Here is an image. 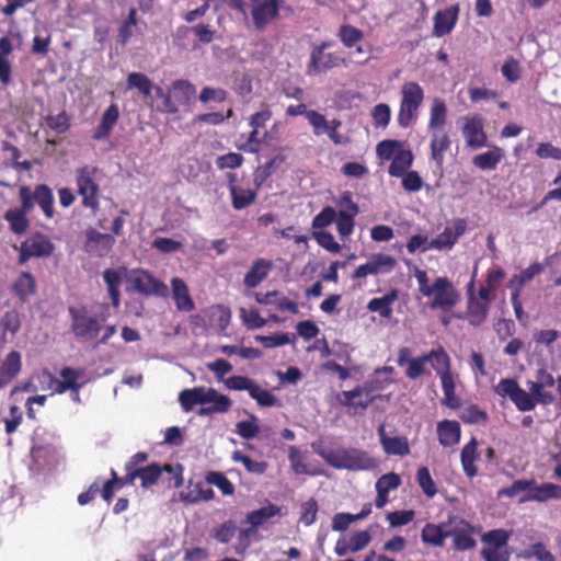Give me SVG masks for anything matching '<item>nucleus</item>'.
<instances>
[{"label":"nucleus","mask_w":561,"mask_h":561,"mask_svg":"<svg viewBox=\"0 0 561 561\" xmlns=\"http://www.w3.org/2000/svg\"><path fill=\"white\" fill-rule=\"evenodd\" d=\"M435 370L440 379L444 393L443 404L457 409L460 407V399L455 393V378L451 371V359L442 345L417 357H411V350L407 346L399 348L397 364L400 367L407 366L405 377L411 380L419 379L423 375H430L426 364Z\"/></svg>","instance_id":"nucleus-1"},{"label":"nucleus","mask_w":561,"mask_h":561,"mask_svg":"<svg viewBox=\"0 0 561 561\" xmlns=\"http://www.w3.org/2000/svg\"><path fill=\"white\" fill-rule=\"evenodd\" d=\"M419 285V291L432 298L428 304L432 310L451 311L460 301V294L454 284L445 276L436 277L433 284L428 283L426 271L416 268L414 272Z\"/></svg>","instance_id":"nucleus-2"},{"label":"nucleus","mask_w":561,"mask_h":561,"mask_svg":"<svg viewBox=\"0 0 561 561\" xmlns=\"http://www.w3.org/2000/svg\"><path fill=\"white\" fill-rule=\"evenodd\" d=\"M70 317V330L76 339L80 343L91 342L95 340L104 328V323L107 320V313L94 314L90 311L88 306L68 308Z\"/></svg>","instance_id":"nucleus-3"},{"label":"nucleus","mask_w":561,"mask_h":561,"mask_svg":"<svg viewBox=\"0 0 561 561\" xmlns=\"http://www.w3.org/2000/svg\"><path fill=\"white\" fill-rule=\"evenodd\" d=\"M321 456L334 469L362 471L371 470L377 467L376 460L367 451L358 448L330 449Z\"/></svg>","instance_id":"nucleus-4"},{"label":"nucleus","mask_w":561,"mask_h":561,"mask_svg":"<svg viewBox=\"0 0 561 561\" xmlns=\"http://www.w3.org/2000/svg\"><path fill=\"white\" fill-rule=\"evenodd\" d=\"M163 473L168 474V488L179 489L183 485V467L180 463H165L161 466L153 462L148 466L140 467V469H135L136 479H140V485L144 489L154 485Z\"/></svg>","instance_id":"nucleus-5"},{"label":"nucleus","mask_w":561,"mask_h":561,"mask_svg":"<svg viewBox=\"0 0 561 561\" xmlns=\"http://www.w3.org/2000/svg\"><path fill=\"white\" fill-rule=\"evenodd\" d=\"M424 101V90L415 81H408L401 87V101L398 112V124L407 128L417 116V111Z\"/></svg>","instance_id":"nucleus-6"},{"label":"nucleus","mask_w":561,"mask_h":561,"mask_svg":"<svg viewBox=\"0 0 561 561\" xmlns=\"http://www.w3.org/2000/svg\"><path fill=\"white\" fill-rule=\"evenodd\" d=\"M98 168L93 165H83L76 171V184L78 194L81 196V205L91 209L95 215L100 209L99 185L96 183Z\"/></svg>","instance_id":"nucleus-7"},{"label":"nucleus","mask_w":561,"mask_h":561,"mask_svg":"<svg viewBox=\"0 0 561 561\" xmlns=\"http://www.w3.org/2000/svg\"><path fill=\"white\" fill-rule=\"evenodd\" d=\"M249 1L250 4H247L248 12L244 16L250 15L252 26L255 31L263 32L279 19L283 0Z\"/></svg>","instance_id":"nucleus-8"},{"label":"nucleus","mask_w":561,"mask_h":561,"mask_svg":"<svg viewBox=\"0 0 561 561\" xmlns=\"http://www.w3.org/2000/svg\"><path fill=\"white\" fill-rule=\"evenodd\" d=\"M494 391L502 398H510L520 412L533 411L539 403V397L526 391L519 387L518 382L512 378H504L494 387Z\"/></svg>","instance_id":"nucleus-9"},{"label":"nucleus","mask_w":561,"mask_h":561,"mask_svg":"<svg viewBox=\"0 0 561 561\" xmlns=\"http://www.w3.org/2000/svg\"><path fill=\"white\" fill-rule=\"evenodd\" d=\"M449 534L453 538V547L457 551H467L476 548L477 540L473 535L478 529L469 522L457 516H449Z\"/></svg>","instance_id":"nucleus-10"},{"label":"nucleus","mask_w":561,"mask_h":561,"mask_svg":"<svg viewBox=\"0 0 561 561\" xmlns=\"http://www.w3.org/2000/svg\"><path fill=\"white\" fill-rule=\"evenodd\" d=\"M467 221L466 219L458 218L454 219L450 225L446 226L445 229L434 239H432L427 247L423 248V251L428 250H450L457 243L458 239L466 232Z\"/></svg>","instance_id":"nucleus-11"},{"label":"nucleus","mask_w":561,"mask_h":561,"mask_svg":"<svg viewBox=\"0 0 561 561\" xmlns=\"http://www.w3.org/2000/svg\"><path fill=\"white\" fill-rule=\"evenodd\" d=\"M55 245L42 233H35L21 243L19 264H25L31 257H47L53 254Z\"/></svg>","instance_id":"nucleus-12"},{"label":"nucleus","mask_w":561,"mask_h":561,"mask_svg":"<svg viewBox=\"0 0 561 561\" xmlns=\"http://www.w3.org/2000/svg\"><path fill=\"white\" fill-rule=\"evenodd\" d=\"M397 261L391 255L377 253L369 257V260L359 265L353 273L354 279L365 278L368 275L386 274L393 270Z\"/></svg>","instance_id":"nucleus-13"},{"label":"nucleus","mask_w":561,"mask_h":561,"mask_svg":"<svg viewBox=\"0 0 561 561\" xmlns=\"http://www.w3.org/2000/svg\"><path fill=\"white\" fill-rule=\"evenodd\" d=\"M131 283L135 290L145 296L164 297L168 294V286L145 270L134 271Z\"/></svg>","instance_id":"nucleus-14"},{"label":"nucleus","mask_w":561,"mask_h":561,"mask_svg":"<svg viewBox=\"0 0 561 561\" xmlns=\"http://www.w3.org/2000/svg\"><path fill=\"white\" fill-rule=\"evenodd\" d=\"M461 131L469 148L476 150L486 145L488 136L484 131V121L481 116L466 117Z\"/></svg>","instance_id":"nucleus-15"},{"label":"nucleus","mask_w":561,"mask_h":561,"mask_svg":"<svg viewBox=\"0 0 561 561\" xmlns=\"http://www.w3.org/2000/svg\"><path fill=\"white\" fill-rule=\"evenodd\" d=\"M342 65H345V58L337 54L325 53L322 50L311 51L310 59L307 65V73L309 76H316Z\"/></svg>","instance_id":"nucleus-16"},{"label":"nucleus","mask_w":561,"mask_h":561,"mask_svg":"<svg viewBox=\"0 0 561 561\" xmlns=\"http://www.w3.org/2000/svg\"><path fill=\"white\" fill-rule=\"evenodd\" d=\"M259 187L251 188L249 185L237 184L236 175L229 174V193L233 209L242 210L255 203Z\"/></svg>","instance_id":"nucleus-17"},{"label":"nucleus","mask_w":561,"mask_h":561,"mask_svg":"<svg viewBox=\"0 0 561 561\" xmlns=\"http://www.w3.org/2000/svg\"><path fill=\"white\" fill-rule=\"evenodd\" d=\"M557 382V379L552 374L546 369H539L537 371V380L528 381L527 386L529 391L539 397V403L542 405H551L556 401V396L551 391H547L546 388H551Z\"/></svg>","instance_id":"nucleus-18"},{"label":"nucleus","mask_w":561,"mask_h":561,"mask_svg":"<svg viewBox=\"0 0 561 561\" xmlns=\"http://www.w3.org/2000/svg\"><path fill=\"white\" fill-rule=\"evenodd\" d=\"M115 244V238L108 233H102L95 229L87 231L84 250L91 255L103 257L106 256Z\"/></svg>","instance_id":"nucleus-19"},{"label":"nucleus","mask_w":561,"mask_h":561,"mask_svg":"<svg viewBox=\"0 0 561 561\" xmlns=\"http://www.w3.org/2000/svg\"><path fill=\"white\" fill-rule=\"evenodd\" d=\"M347 205L348 210H340L336 213V230L341 237H348L354 230V218L359 213L358 205L352 201L350 193H345L341 199L340 205Z\"/></svg>","instance_id":"nucleus-20"},{"label":"nucleus","mask_w":561,"mask_h":561,"mask_svg":"<svg viewBox=\"0 0 561 561\" xmlns=\"http://www.w3.org/2000/svg\"><path fill=\"white\" fill-rule=\"evenodd\" d=\"M459 11V4H454L437 11L433 19V36L439 38L451 33L457 24Z\"/></svg>","instance_id":"nucleus-21"},{"label":"nucleus","mask_w":561,"mask_h":561,"mask_svg":"<svg viewBox=\"0 0 561 561\" xmlns=\"http://www.w3.org/2000/svg\"><path fill=\"white\" fill-rule=\"evenodd\" d=\"M377 433L380 445L387 455L404 457L410 454V444L405 436H388L383 423L378 426Z\"/></svg>","instance_id":"nucleus-22"},{"label":"nucleus","mask_w":561,"mask_h":561,"mask_svg":"<svg viewBox=\"0 0 561 561\" xmlns=\"http://www.w3.org/2000/svg\"><path fill=\"white\" fill-rule=\"evenodd\" d=\"M549 500H561V486L551 482L537 484L534 480L529 493H525L520 499V503L525 502H547Z\"/></svg>","instance_id":"nucleus-23"},{"label":"nucleus","mask_w":561,"mask_h":561,"mask_svg":"<svg viewBox=\"0 0 561 561\" xmlns=\"http://www.w3.org/2000/svg\"><path fill=\"white\" fill-rule=\"evenodd\" d=\"M490 306L481 302L473 293H468L467 309L463 314H458V319H466L472 327H480L489 314Z\"/></svg>","instance_id":"nucleus-24"},{"label":"nucleus","mask_w":561,"mask_h":561,"mask_svg":"<svg viewBox=\"0 0 561 561\" xmlns=\"http://www.w3.org/2000/svg\"><path fill=\"white\" fill-rule=\"evenodd\" d=\"M449 529V519L439 524L427 523L421 531V539L425 545L442 548L450 537Z\"/></svg>","instance_id":"nucleus-25"},{"label":"nucleus","mask_w":561,"mask_h":561,"mask_svg":"<svg viewBox=\"0 0 561 561\" xmlns=\"http://www.w3.org/2000/svg\"><path fill=\"white\" fill-rule=\"evenodd\" d=\"M254 298L257 304L275 306L279 311H288L291 314H297L299 312L298 305L285 297L278 290L255 293Z\"/></svg>","instance_id":"nucleus-26"},{"label":"nucleus","mask_w":561,"mask_h":561,"mask_svg":"<svg viewBox=\"0 0 561 561\" xmlns=\"http://www.w3.org/2000/svg\"><path fill=\"white\" fill-rule=\"evenodd\" d=\"M11 291L19 298L21 304H26L37 293V283L30 272H21L11 285Z\"/></svg>","instance_id":"nucleus-27"},{"label":"nucleus","mask_w":561,"mask_h":561,"mask_svg":"<svg viewBox=\"0 0 561 561\" xmlns=\"http://www.w3.org/2000/svg\"><path fill=\"white\" fill-rule=\"evenodd\" d=\"M373 400L369 397V392L360 386L355 387L353 390L343 391L340 396V402L350 410H353L354 413L357 412V409L366 410L373 403Z\"/></svg>","instance_id":"nucleus-28"},{"label":"nucleus","mask_w":561,"mask_h":561,"mask_svg":"<svg viewBox=\"0 0 561 561\" xmlns=\"http://www.w3.org/2000/svg\"><path fill=\"white\" fill-rule=\"evenodd\" d=\"M211 400L209 397V388L195 387L192 389H184L179 394V402L184 412H191L197 404H206Z\"/></svg>","instance_id":"nucleus-29"},{"label":"nucleus","mask_w":561,"mask_h":561,"mask_svg":"<svg viewBox=\"0 0 561 561\" xmlns=\"http://www.w3.org/2000/svg\"><path fill=\"white\" fill-rule=\"evenodd\" d=\"M22 359L18 351H11L0 365V389L9 385L21 371Z\"/></svg>","instance_id":"nucleus-30"},{"label":"nucleus","mask_w":561,"mask_h":561,"mask_svg":"<svg viewBox=\"0 0 561 561\" xmlns=\"http://www.w3.org/2000/svg\"><path fill=\"white\" fill-rule=\"evenodd\" d=\"M479 459L478 442L472 437L460 451V461L463 473L467 478L472 479L478 474L476 461Z\"/></svg>","instance_id":"nucleus-31"},{"label":"nucleus","mask_w":561,"mask_h":561,"mask_svg":"<svg viewBox=\"0 0 561 561\" xmlns=\"http://www.w3.org/2000/svg\"><path fill=\"white\" fill-rule=\"evenodd\" d=\"M172 296L180 311L190 312L195 309V304L190 295L188 287L180 277L171 279Z\"/></svg>","instance_id":"nucleus-32"},{"label":"nucleus","mask_w":561,"mask_h":561,"mask_svg":"<svg viewBox=\"0 0 561 561\" xmlns=\"http://www.w3.org/2000/svg\"><path fill=\"white\" fill-rule=\"evenodd\" d=\"M81 375L82 373L80 370L73 369L71 367H64L60 370V377L62 380L54 378L50 374L48 376L51 382L56 385L55 392L61 394L67 390L81 389L83 383L78 382V379L81 377Z\"/></svg>","instance_id":"nucleus-33"},{"label":"nucleus","mask_w":561,"mask_h":561,"mask_svg":"<svg viewBox=\"0 0 561 561\" xmlns=\"http://www.w3.org/2000/svg\"><path fill=\"white\" fill-rule=\"evenodd\" d=\"M272 261L265 259H257L253 262L250 270L245 273L243 283L248 288H255L262 283L272 270Z\"/></svg>","instance_id":"nucleus-34"},{"label":"nucleus","mask_w":561,"mask_h":561,"mask_svg":"<svg viewBox=\"0 0 561 561\" xmlns=\"http://www.w3.org/2000/svg\"><path fill=\"white\" fill-rule=\"evenodd\" d=\"M460 424L457 421L443 420L437 424V436L440 445L450 447L459 443Z\"/></svg>","instance_id":"nucleus-35"},{"label":"nucleus","mask_w":561,"mask_h":561,"mask_svg":"<svg viewBox=\"0 0 561 561\" xmlns=\"http://www.w3.org/2000/svg\"><path fill=\"white\" fill-rule=\"evenodd\" d=\"M545 267L541 263L535 262L528 267L524 268L520 273L515 274L511 277L507 283V287L512 293L520 294L527 283H529L535 276L541 274Z\"/></svg>","instance_id":"nucleus-36"},{"label":"nucleus","mask_w":561,"mask_h":561,"mask_svg":"<svg viewBox=\"0 0 561 561\" xmlns=\"http://www.w3.org/2000/svg\"><path fill=\"white\" fill-rule=\"evenodd\" d=\"M119 117L117 104H111L102 115L101 122L93 133V139L102 140L108 137Z\"/></svg>","instance_id":"nucleus-37"},{"label":"nucleus","mask_w":561,"mask_h":561,"mask_svg":"<svg viewBox=\"0 0 561 561\" xmlns=\"http://www.w3.org/2000/svg\"><path fill=\"white\" fill-rule=\"evenodd\" d=\"M451 141L447 133L434 130L430 144L431 158L438 167L444 163V153L450 148Z\"/></svg>","instance_id":"nucleus-38"},{"label":"nucleus","mask_w":561,"mask_h":561,"mask_svg":"<svg viewBox=\"0 0 561 561\" xmlns=\"http://www.w3.org/2000/svg\"><path fill=\"white\" fill-rule=\"evenodd\" d=\"M503 158V149L497 146H491L488 151L474 156L472 163L476 168L483 171L494 170Z\"/></svg>","instance_id":"nucleus-39"},{"label":"nucleus","mask_w":561,"mask_h":561,"mask_svg":"<svg viewBox=\"0 0 561 561\" xmlns=\"http://www.w3.org/2000/svg\"><path fill=\"white\" fill-rule=\"evenodd\" d=\"M391 160V164L388 168L389 175L401 178L411 168L414 156L410 149L403 148Z\"/></svg>","instance_id":"nucleus-40"},{"label":"nucleus","mask_w":561,"mask_h":561,"mask_svg":"<svg viewBox=\"0 0 561 561\" xmlns=\"http://www.w3.org/2000/svg\"><path fill=\"white\" fill-rule=\"evenodd\" d=\"M510 536L511 534L505 529L489 530L481 536V540L484 543V547L482 549L504 551L506 550Z\"/></svg>","instance_id":"nucleus-41"},{"label":"nucleus","mask_w":561,"mask_h":561,"mask_svg":"<svg viewBox=\"0 0 561 561\" xmlns=\"http://www.w3.org/2000/svg\"><path fill=\"white\" fill-rule=\"evenodd\" d=\"M398 293L396 289L390 290L382 297L373 298L367 304L370 312H378L382 318H389L392 313V304L397 300Z\"/></svg>","instance_id":"nucleus-42"},{"label":"nucleus","mask_w":561,"mask_h":561,"mask_svg":"<svg viewBox=\"0 0 561 561\" xmlns=\"http://www.w3.org/2000/svg\"><path fill=\"white\" fill-rule=\"evenodd\" d=\"M103 279L107 286V291L110 298L112 300V305L114 308H118L121 304V284H122V275L118 271L114 268H106L103 272Z\"/></svg>","instance_id":"nucleus-43"},{"label":"nucleus","mask_w":561,"mask_h":561,"mask_svg":"<svg viewBox=\"0 0 561 561\" xmlns=\"http://www.w3.org/2000/svg\"><path fill=\"white\" fill-rule=\"evenodd\" d=\"M447 121V106L442 99H435L430 110L428 129L440 130Z\"/></svg>","instance_id":"nucleus-44"},{"label":"nucleus","mask_w":561,"mask_h":561,"mask_svg":"<svg viewBox=\"0 0 561 561\" xmlns=\"http://www.w3.org/2000/svg\"><path fill=\"white\" fill-rule=\"evenodd\" d=\"M35 202L48 219L54 217V195L48 185L39 184L35 187Z\"/></svg>","instance_id":"nucleus-45"},{"label":"nucleus","mask_w":561,"mask_h":561,"mask_svg":"<svg viewBox=\"0 0 561 561\" xmlns=\"http://www.w3.org/2000/svg\"><path fill=\"white\" fill-rule=\"evenodd\" d=\"M171 93L178 103L181 105H188L195 96L196 89L187 80H176L172 84Z\"/></svg>","instance_id":"nucleus-46"},{"label":"nucleus","mask_w":561,"mask_h":561,"mask_svg":"<svg viewBox=\"0 0 561 561\" xmlns=\"http://www.w3.org/2000/svg\"><path fill=\"white\" fill-rule=\"evenodd\" d=\"M286 114L291 117L304 115L312 128H320V125L323 123V114L314 110H307L304 103L289 105L286 110Z\"/></svg>","instance_id":"nucleus-47"},{"label":"nucleus","mask_w":561,"mask_h":561,"mask_svg":"<svg viewBox=\"0 0 561 561\" xmlns=\"http://www.w3.org/2000/svg\"><path fill=\"white\" fill-rule=\"evenodd\" d=\"M286 157L277 154L266 163L259 165L254 172V184L260 187L272 173L285 161Z\"/></svg>","instance_id":"nucleus-48"},{"label":"nucleus","mask_w":561,"mask_h":561,"mask_svg":"<svg viewBox=\"0 0 561 561\" xmlns=\"http://www.w3.org/2000/svg\"><path fill=\"white\" fill-rule=\"evenodd\" d=\"M278 513V506L274 504H268L267 506L250 512L247 515V520L255 529L259 526H262L265 522H267L270 518L274 517Z\"/></svg>","instance_id":"nucleus-49"},{"label":"nucleus","mask_w":561,"mask_h":561,"mask_svg":"<svg viewBox=\"0 0 561 561\" xmlns=\"http://www.w3.org/2000/svg\"><path fill=\"white\" fill-rule=\"evenodd\" d=\"M126 87L128 90H138L146 98L151 95L152 82L145 73L130 72L127 76Z\"/></svg>","instance_id":"nucleus-50"},{"label":"nucleus","mask_w":561,"mask_h":561,"mask_svg":"<svg viewBox=\"0 0 561 561\" xmlns=\"http://www.w3.org/2000/svg\"><path fill=\"white\" fill-rule=\"evenodd\" d=\"M4 219L9 222L11 231L15 234L25 233L30 226L26 214L18 210V208L7 210Z\"/></svg>","instance_id":"nucleus-51"},{"label":"nucleus","mask_w":561,"mask_h":561,"mask_svg":"<svg viewBox=\"0 0 561 561\" xmlns=\"http://www.w3.org/2000/svg\"><path fill=\"white\" fill-rule=\"evenodd\" d=\"M337 37L346 48H352L363 39L364 33L351 24H343L339 28Z\"/></svg>","instance_id":"nucleus-52"},{"label":"nucleus","mask_w":561,"mask_h":561,"mask_svg":"<svg viewBox=\"0 0 561 561\" xmlns=\"http://www.w3.org/2000/svg\"><path fill=\"white\" fill-rule=\"evenodd\" d=\"M460 420L465 424H485L489 416L485 410H482L477 404H469L461 411Z\"/></svg>","instance_id":"nucleus-53"},{"label":"nucleus","mask_w":561,"mask_h":561,"mask_svg":"<svg viewBox=\"0 0 561 561\" xmlns=\"http://www.w3.org/2000/svg\"><path fill=\"white\" fill-rule=\"evenodd\" d=\"M0 328L2 330V339H5L8 332L12 335L16 334L21 328L19 312L16 310L5 311L0 319Z\"/></svg>","instance_id":"nucleus-54"},{"label":"nucleus","mask_w":561,"mask_h":561,"mask_svg":"<svg viewBox=\"0 0 561 561\" xmlns=\"http://www.w3.org/2000/svg\"><path fill=\"white\" fill-rule=\"evenodd\" d=\"M231 459L234 462H240L244 466L245 470L250 473L262 474L265 472L267 468V463L264 461H255L251 459L249 456L242 454L240 450H234L232 453Z\"/></svg>","instance_id":"nucleus-55"},{"label":"nucleus","mask_w":561,"mask_h":561,"mask_svg":"<svg viewBox=\"0 0 561 561\" xmlns=\"http://www.w3.org/2000/svg\"><path fill=\"white\" fill-rule=\"evenodd\" d=\"M209 397L211 400L208 401L207 405L210 408L213 414L226 413L230 410L232 402L226 394L219 393L215 388H209Z\"/></svg>","instance_id":"nucleus-56"},{"label":"nucleus","mask_w":561,"mask_h":561,"mask_svg":"<svg viewBox=\"0 0 561 561\" xmlns=\"http://www.w3.org/2000/svg\"><path fill=\"white\" fill-rule=\"evenodd\" d=\"M403 142L400 140L386 139L376 146L377 156L381 160H391L399 150L403 149Z\"/></svg>","instance_id":"nucleus-57"},{"label":"nucleus","mask_w":561,"mask_h":561,"mask_svg":"<svg viewBox=\"0 0 561 561\" xmlns=\"http://www.w3.org/2000/svg\"><path fill=\"white\" fill-rule=\"evenodd\" d=\"M416 481L427 497H433L437 493L436 483L434 482L427 467H421L416 471Z\"/></svg>","instance_id":"nucleus-58"},{"label":"nucleus","mask_w":561,"mask_h":561,"mask_svg":"<svg viewBox=\"0 0 561 561\" xmlns=\"http://www.w3.org/2000/svg\"><path fill=\"white\" fill-rule=\"evenodd\" d=\"M206 481L209 484L217 486L224 495H232L234 493L232 482L222 472H209L206 476Z\"/></svg>","instance_id":"nucleus-59"},{"label":"nucleus","mask_w":561,"mask_h":561,"mask_svg":"<svg viewBox=\"0 0 561 561\" xmlns=\"http://www.w3.org/2000/svg\"><path fill=\"white\" fill-rule=\"evenodd\" d=\"M401 484V478L396 472H389L386 474H382L378 480L376 481L375 488L376 491H380L385 494H389L391 490H396Z\"/></svg>","instance_id":"nucleus-60"},{"label":"nucleus","mask_w":561,"mask_h":561,"mask_svg":"<svg viewBox=\"0 0 561 561\" xmlns=\"http://www.w3.org/2000/svg\"><path fill=\"white\" fill-rule=\"evenodd\" d=\"M240 317L243 324L249 330L261 329L266 324V320L260 316L256 309L247 310L245 308L240 309Z\"/></svg>","instance_id":"nucleus-61"},{"label":"nucleus","mask_w":561,"mask_h":561,"mask_svg":"<svg viewBox=\"0 0 561 561\" xmlns=\"http://www.w3.org/2000/svg\"><path fill=\"white\" fill-rule=\"evenodd\" d=\"M236 432L243 439L254 438L260 432L257 419L254 415H251V420L238 422L236 425Z\"/></svg>","instance_id":"nucleus-62"},{"label":"nucleus","mask_w":561,"mask_h":561,"mask_svg":"<svg viewBox=\"0 0 561 561\" xmlns=\"http://www.w3.org/2000/svg\"><path fill=\"white\" fill-rule=\"evenodd\" d=\"M250 397L261 407L270 408L277 404L276 397L268 390L261 388L256 382L250 392Z\"/></svg>","instance_id":"nucleus-63"},{"label":"nucleus","mask_w":561,"mask_h":561,"mask_svg":"<svg viewBox=\"0 0 561 561\" xmlns=\"http://www.w3.org/2000/svg\"><path fill=\"white\" fill-rule=\"evenodd\" d=\"M371 117L375 127H387L389 125L391 117L390 106L386 103L377 104L371 111Z\"/></svg>","instance_id":"nucleus-64"}]
</instances>
